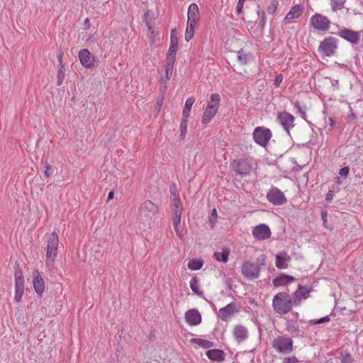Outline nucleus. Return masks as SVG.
Wrapping results in <instances>:
<instances>
[{
  "mask_svg": "<svg viewBox=\"0 0 363 363\" xmlns=\"http://www.w3.org/2000/svg\"><path fill=\"white\" fill-rule=\"evenodd\" d=\"M170 209L172 218H182L183 213V204L180 199L179 194L176 191H171Z\"/></svg>",
  "mask_w": 363,
  "mask_h": 363,
  "instance_id": "11",
  "label": "nucleus"
},
{
  "mask_svg": "<svg viewBox=\"0 0 363 363\" xmlns=\"http://www.w3.org/2000/svg\"><path fill=\"white\" fill-rule=\"evenodd\" d=\"M278 118L280 123L286 130H288L290 127L293 126L294 117L291 114L286 112H282L279 113Z\"/></svg>",
  "mask_w": 363,
  "mask_h": 363,
  "instance_id": "25",
  "label": "nucleus"
},
{
  "mask_svg": "<svg viewBox=\"0 0 363 363\" xmlns=\"http://www.w3.org/2000/svg\"><path fill=\"white\" fill-rule=\"evenodd\" d=\"M59 244L58 235L53 232L48 241L46 252V264L50 265L54 262L57 255V247Z\"/></svg>",
  "mask_w": 363,
  "mask_h": 363,
  "instance_id": "8",
  "label": "nucleus"
},
{
  "mask_svg": "<svg viewBox=\"0 0 363 363\" xmlns=\"http://www.w3.org/2000/svg\"><path fill=\"white\" fill-rule=\"evenodd\" d=\"M296 279L293 276L281 274L280 276L273 279V284L275 286H285L294 281Z\"/></svg>",
  "mask_w": 363,
  "mask_h": 363,
  "instance_id": "26",
  "label": "nucleus"
},
{
  "mask_svg": "<svg viewBox=\"0 0 363 363\" xmlns=\"http://www.w3.org/2000/svg\"><path fill=\"white\" fill-rule=\"evenodd\" d=\"M191 342L203 348H208L212 345L210 341L199 338L192 339Z\"/></svg>",
  "mask_w": 363,
  "mask_h": 363,
  "instance_id": "39",
  "label": "nucleus"
},
{
  "mask_svg": "<svg viewBox=\"0 0 363 363\" xmlns=\"http://www.w3.org/2000/svg\"><path fill=\"white\" fill-rule=\"evenodd\" d=\"M113 196H114V193L113 191H109L108 194V200H111L113 198Z\"/></svg>",
  "mask_w": 363,
  "mask_h": 363,
  "instance_id": "58",
  "label": "nucleus"
},
{
  "mask_svg": "<svg viewBox=\"0 0 363 363\" xmlns=\"http://www.w3.org/2000/svg\"><path fill=\"white\" fill-rule=\"evenodd\" d=\"M33 287H34L35 291L38 295H41V294H43V293L45 291L44 280L42 278V277L40 276V272L37 269H35L33 272Z\"/></svg>",
  "mask_w": 363,
  "mask_h": 363,
  "instance_id": "20",
  "label": "nucleus"
},
{
  "mask_svg": "<svg viewBox=\"0 0 363 363\" xmlns=\"http://www.w3.org/2000/svg\"><path fill=\"white\" fill-rule=\"evenodd\" d=\"M232 165L234 170L240 175L249 174L252 170V165L247 159L234 160Z\"/></svg>",
  "mask_w": 363,
  "mask_h": 363,
  "instance_id": "14",
  "label": "nucleus"
},
{
  "mask_svg": "<svg viewBox=\"0 0 363 363\" xmlns=\"http://www.w3.org/2000/svg\"><path fill=\"white\" fill-rule=\"evenodd\" d=\"M194 102L195 99L194 97H189L186 100L185 105L182 112V118L189 119L191 109Z\"/></svg>",
  "mask_w": 363,
  "mask_h": 363,
  "instance_id": "35",
  "label": "nucleus"
},
{
  "mask_svg": "<svg viewBox=\"0 0 363 363\" xmlns=\"http://www.w3.org/2000/svg\"><path fill=\"white\" fill-rule=\"evenodd\" d=\"M259 266L252 261H245L241 266L242 276L248 280H253L259 277Z\"/></svg>",
  "mask_w": 363,
  "mask_h": 363,
  "instance_id": "9",
  "label": "nucleus"
},
{
  "mask_svg": "<svg viewBox=\"0 0 363 363\" xmlns=\"http://www.w3.org/2000/svg\"><path fill=\"white\" fill-rule=\"evenodd\" d=\"M187 23L197 24L200 20V12L199 6L196 4H191L188 9Z\"/></svg>",
  "mask_w": 363,
  "mask_h": 363,
  "instance_id": "18",
  "label": "nucleus"
},
{
  "mask_svg": "<svg viewBox=\"0 0 363 363\" xmlns=\"http://www.w3.org/2000/svg\"><path fill=\"white\" fill-rule=\"evenodd\" d=\"M337 49V40L333 37L324 38L318 46V52L323 58L334 55Z\"/></svg>",
  "mask_w": 363,
  "mask_h": 363,
  "instance_id": "5",
  "label": "nucleus"
},
{
  "mask_svg": "<svg viewBox=\"0 0 363 363\" xmlns=\"http://www.w3.org/2000/svg\"><path fill=\"white\" fill-rule=\"evenodd\" d=\"M181 219L182 218H172V225L176 233V235L179 239H182L184 236V227L181 225Z\"/></svg>",
  "mask_w": 363,
  "mask_h": 363,
  "instance_id": "33",
  "label": "nucleus"
},
{
  "mask_svg": "<svg viewBox=\"0 0 363 363\" xmlns=\"http://www.w3.org/2000/svg\"><path fill=\"white\" fill-rule=\"evenodd\" d=\"M64 77H65V69H64V67L62 65H61V67H60V69L58 71V73H57V84L58 86L62 84V80L64 79Z\"/></svg>",
  "mask_w": 363,
  "mask_h": 363,
  "instance_id": "45",
  "label": "nucleus"
},
{
  "mask_svg": "<svg viewBox=\"0 0 363 363\" xmlns=\"http://www.w3.org/2000/svg\"><path fill=\"white\" fill-rule=\"evenodd\" d=\"M140 223L150 227L158 213V206L150 200L144 201L139 208Z\"/></svg>",
  "mask_w": 363,
  "mask_h": 363,
  "instance_id": "2",
  "label": "nucleus"
},
{
  "mask_svg": "<svg viewBox=\"0 0 363 363\" xmlns=\"http://www.w3.org/2000/svg\"><path fill=\"white\" fill-rule=\"evenodd\" d=\"M220 102V94L215 93L211 94L210 100L208 101L206 108L202 116V123H208L216 115Z\"/></svg>",
  "mask_w": 363,
  "mask_h": 363,
  "instance_id": "4",
  "label": "nucleus"
},
{
  "mask_svg": "<svg viewBox=\"0 0 363 363\" xmlns=\"http://www.w3.org/2000/svg\"><path fill=\"white\" fill-rule=\"evenodd\" d=\"M188 120H189L188 118H182L181 123H180L179 138L182 140H184L186 135Z\"/></svg>",
  "mask_w": 363,
  "mask_h": 363,
  "instance_id": "38",
  "label": "nucleus"
},
{
  "mask_svg": "<svg viewBox=\"0 0 363 363\" xmlns=\"http://www.w3.org/2000/svg\"><path fill=\"white\" fill-rule=\"evenodd\" d=\"M329 121H330V125L333 126V123H334V120L332 118H330Z\"/></svg>",
  "mask_w": 363,
  "mask_h": 363,
  "instance_id": "59",
  "label": "nucleus"
},
{
  "mask_svg": "<svg viewBox=\"0 0 363 363\" xmlns=\"http://www.w3.org/2000/svg\"><path fill=\"white\" fill-rule=\"evenodd\" d=\"M303 6L301 5L294 6L290 11L286 13L285 20L292 21L298 18L303 12Z\"/></svg>",
  "mask_w": 363,
  "mask_h": 363,
  "instance_id": "27",
  "label": "nucleus"
},
{
  "mask_svg": "<svg viewBox=\"0 0 363 363\" xmlns=\"http://www.w3.org/2000/svg\"><path fill=\"white\" fill-rule=\"evenodd\" d=\"M282 81H283V75L281 74H279L276 76V77L274 80V84L276 86H279Z\"/></svg>",
  "mask_w": 363,
  "mask_h": 363,
  "instance_id": "49",
  "label": "nucleus"
},
{
  "mask_svg": "<svg viewBox=\"0 0 363 363\" xmlns=\"http://www.w3.org/2000/svg\"><path fill=\"white\" fill-rule=\"evenodd\" d=\"M230 253V249L224 247L222 249L221 252H215L213 257L216 261L219 262L226 263L228 262Z\"/></svg>",
  "mask_w": 363,
  "mask_h": 363,
  "instance_id": "29",
  "label": "nucleus"
},
{
  "mask_svg": "<svg viewBox=\"0 0 363 363\" xmlns=\"http://www.w3.org/2000/svg\"><path fill=\"white\" fill-rule=\"evenodd\" d=\"M44 175L46 178H49L51 175V166L48 164H45V165L44 166Z\"/></svg>",
  "mask_w": 363,
  "mask_h": 363,
  "instance_id": "50",
  "label": "nucleus"
},
{
  "mask_svg": "<svg viewBox=\"0 0 363 363\" xmlns=\"http://www.w3.org/2000/svg\"><path fill=\"white\" fill-rule=\"evenodd\" d=\"M149 14L150 11H147L145 13V23L149 30L148 38L150 40V41L153 43L155 41V38L158 35V33L155 30L154 26H152V23L150 21V20L147 19Z\"/></svg>",
  "mask_w": 363,
  "mask_h": 363,
  "instance_id": "32",
  "label": "nucleus"
},
{
  "mask_svg": "<svg viewBox=\"0 0 363 363\" xmlns=\"http://www.w3.org/2000/svg\"><path fill=\"white\" fill-rule=\"evenodd\" d=\"M310 24L315 30L326 31L330 28V22L326 16L315 13L311 18Z\"/></svg>",
  "mask_w": 363,
  "mask_h": 363,
  "instance_id": "13",
  "label": "nucleus"
},
{
  "mask_svg": "<svg viewBox=\"0 0 363 363\" xmlns=\"http://www.w3.org/2000/svg\"><path fill=\"white\" fill-rule=\"evenodd\" d=\"M238 73H239L240 74H243L242 72L241 71H238Z\"/></svg>",
  "mask_w": 363,
  "mask_h": 363,
  "instance_id": "60",
  "label": "nucleus"
},
{
  "mask_svg": "<svg viewBox=\"0 0 363 363\" xmlns=\"http://www.w3.org/2000/svg\"><path fill=\"white\" fill-rule=\"evenodd\" d=\"M206 356L211 360L221 362L224 359L225 354L220 350H210L207 351Z\"/></svg>",
  "mask_w": 363,
  "mask_h": 363,
  "instance_id": "31",
  "label": "nucleus"
},
{
  "mask_svg": "<svg viewBox=\"0 0 363 363\" xmlns=\"http://www.w3.org/2000/svg\"><path fill=\"white\" fill-rule=\"evenodd\" d=\"M279 5V1L277 0H271L269 6L267 8V11L269 14H274L277 10V8Z\"/></svg>",
  "mask_w": 363,
  "mask_h": 363,
  "instance_id": "41",
  "label": "nucleus"
},
{
  "mask_svg": "<svg viewBox=\"0 0 363 363\" xmlns=\"http://www.w3.org/2000/svg\"><path fill=\"white\" fill-rule=\"evenodd\" d=\"M158 82H159V91L160 93V99L157 100V112L159 113L160 111L161 107L162 106L164 94H165L166 90L167 89V84L168 81H165V82H164V91H162V89H161L163 84L160 82V76L158 77Z\"/></svg>",
  "mask_w": 363,
  "mask_h": 363,
  "instance_id": "34",
  "label": "nucleus"
},
{
  "mask_svg": "<svg viewBox=\"0 0 363 363\" xmlns=\"http://www.w3.org/2000/svg\"><path fill=\"white\" fill-rule=\"evenodd\" d=\"M23 292L24 288L15 287L14 298L16 302H20L21 301Z\"/></svg>",
  "mask_w": 363,
  "mask_h": 363,
  "instance_id": "43",
  "label": "nucleus"
},
{
  "mask_svg": "<svg viewBox=\"0 0 363 363\" xmlns=\"http://www.w3.org/2000/svg\"><path fill=\"white\" fill-rule=\"evenodd\" d=\"M321 216H322V218H323V223H324V225H325V223L327 222V213L326 212H322Z\"/></svg>",
  "mask_w": 363,
  "mask_h": 363,
  "instance_id": "56",
  "label": "nucleus"
},
{
  "mask_svg": "<svg viewBox=\"0 0 363 363\" xmlns=\"http://www.w3.org/2000/svg\"><path fill=\"white\" fill-rule=\"evenodd\" d=\"M237 59L240 66H244L250 64L253 61L252 55L243 48L239 51H237Z\"/></svg>",
  "mask_w": 363,
  "mask_h": 363,
  "instance_id": "22",
  "label": "nucleus"
},
{
  "mask_svg": "<svg viewBox=\"0 0 363 363\" xmlns=\"http://www.w3.org/2000/svg\"><path fill=\"white\" fill-rule=\"evenodd\" d=\"M339 35L350 41L352 43L357 44L359 43L360 39V33L359 32L353 31L351 30H348L346 28H343L339 31Z\"/></svg>",
  "mask_w": 363,
  "mask_h": 363,
  "instance_id": "17",
  "label": "nucleus"
},
{
  "mask_svg": "<svg viewBox=\"0 0 363 363\" xmlns=\"http://www.w3.org/2000/svg\"><path fill=\"white\" fill-rule=\"evenodd\" d=\"M253 237L257 240H267L271 237V230L266 224H259L252 231Z\"/></svg>",
  "mask_w": 363,
  "mask_h": 363,
  "instance_id": "15",
  "label": "nucleus"
},
{
  "mask_svg": "<svg viewBox=\"0 0 363 363\" xmlns=\"http://www.w3.org/2000/svg\"><path fill=\"white\" fill-rule=\"evenodd\" d=\"M298 361L295 357H286L282 363H298Z\"/></svg>",
  "mask_w": 363,
  "mask_h": 363,
  "instance_id": "52",
  "label": "nucleus"
},
{
  "mask_svg": "<svg viewBox=\"0 0 363 363\" xmlns=\"http://www.w3.org/2000/svg\"><path fill=\"white\" fill-rule=\"evenodd\" d=\"M24 278L21 273H16L15 274V287L24 288Z\"/></svg>",
  "mask_w": 363,
  "mask_h": 363,
  "instance_id": "40",
  "label": "nucleus"
},
{
  "mask_svg": "<svg viewBox=\"0 0 363 363\" xmlns=\"http://www.w3.org/2000/svg\"><path fill=\"white\" fill-rule=\"evenodd\" d=\"M79 59L81 64L85 68L94 67L96 62L94 57L91 56L88 49H82L79 52Z\"/></svg>",
  "mask_w": 363,
  "mask_h": 363,
  "instance_id": "16",
  "label": "nucleus"
},
{
  "mask_svg": "<svg viewBox=\"0 0 363 363\" xmlns=\"http://www.w3.org/2000/svg\"><path fill=\"white\" fill-rule=\"evenodd\" d=\"M349 167H344L340 170V174L341 176L347 177L349 174Z\"/></svg>",
  "mask_w": 363,
  "mask_h": 363,
  "instance_id": "54",
  "label": "nucleus"
},
{
  "mask_svg": "<svg viewBox=\"0 0 363 363\" xmlns=\"http://www.w3.org/2000/svg\"><path fill=\"white\" fill-rule=\"evenodd\" d=\"M330 321V317L329 316H325V317H323V318H321L318 320H310V323L311 325H317V324H320V323H326V322H328Z\"/></svg>",
  "mask_w": 363,
  "mask_h": 363,
  "instance_id": "47",
  "label": "nucleus"
},
{
  "mask_svg": "<svg viewBox=\"0 0 363 363\" xmlns=\"http://www.w3.org/2000/svg\"><path fill=\"white\" fill-rule=\"evenodd\" d=\"M233 335L238 342H242L247 337V330L243 325H236L233 330Z\"/></svg>",
  "mask_w": 363,
  "mask_h": 363,
  "instance_id": "28",
  "label": "nucleus"
},
{
  "mask_svg": "<svg viewBox=\"0 0 363 363\" xmlns=\"http://www.w3.org/2000/svg\"><path fill=\"white\" fill-rule=\"evenodd\" d=\"M190 288L192 290V291L199 295V296H203V291L201 289V284H200V279L197 277H193L189 282Z\"/></svg>",
  "mask_w": 363,
  "mask_h": 363,
  "instance_id": "30",
  "label": "nucleus"
},
{
  "mask_svg": "<svg viewBox=\"0 0 363 363\" xmlns=\"http://www.w3.org/2000/svg\"><path fill=\"white\" fill-rule=\"evenodd\" d=\"M185 320L190 325H197L201 322V315L199 311L190 309L185 313Z\"/></svg>",
  "mask_w": 363,
  "mask_h": 363,
  "instance_id": "19",
  "label": "nucleus"
},
{
  "mask_svg": "<svg viewBox=\"0 0 363 363\" xmlns=\"http://www.w3.org/2000/svg\"><path fill=\"white\" fill-rule=\"evenodd\" d=\"M293 304H294L293 298H291L286 292H279L273 298V308L279 314H286L290 312Z\"/></svg>",
  "mask_w": 363,
  "mask_h": 363,
  "instance_id": "3",
  "label": "nucleus"
},
{
  "mask_svg": "<svg viewBox=\"0 0 363 363\" xmlns=\"http://www.w3.org/2000/svg\"><path fill=\"white\" fill-rule=\"evenodd\" d=\"M298 329V326L294 323H288L286 325V330L289 333H294L296 332Z\"/></svg>",
  "mask_w": 363,
  "mask_h": 363,
  "instance_id": "48",
  "label": "nucleus"
},
{
  "mask_svg": "<svg viewBox=\"0 0 363 363\" xmlns=\"http://www.w3.org/2000/svg\"><path fill=\"white\" fill-rule=\"evenodd\" d=\"M235 311V304L231 303L225 307L220 308L218 311V315L222 320L227 321L233 316Z\"/></svg>",
  "mask_w": 363,
  "mask_h": 363,
  "instance_id": "21",
  "label": "nucleus"
},
{
  "mask_svg": "<svg viewBox=\"0 0 363 363\" xmlns=\"http://www.w3.org/2000/svg\"><path fill=\"white\" fill-rule=\"evenodd\" d=\"M261 23H262V26H264V25L265 23V13H264L262 14V16L261 18Z\"/></svg>",
  "mask_w": 363,
  "mask_h": 363,
  "instance_id": "57",
  "label": "nucleus"
},
{
  "mask_svg": "<svg viewBox=\"0 0 363 363\" xmlns=\"http://www.w3.org/2000/svg\"><path fill=\"white\" fill-rule=\"evenodd\" d=\"M245 1V0H239L238 1L237 8H236V11L238 14L242 13Z\"/></svg>",
  "mask_w": 363,
  "mask_h": 363,
  "instance_id": "51",
  "label": "nucleus"
},
{
  "mask_svg": "<svg viewBox=\"0 0 363 363\" xmlns=\"http://www.w3.org/2000/svg\"><path fill=\"white\" fill-rule=\"evenodd\" d=\"M196 24H193V23H186V31H185V40L189 42V40H191L194 35V33H195V28H196Z\"/></svg>",
  "mask_w": 363,
  "mask_h": 363,
  "instance_id": "37",
  "label": "nucleus"
},
{
  "mask_svg": "<svg viewBox=\"0 0 363 363\" xmlns=\"http://www.w3.org/2000/svg\"><path fill=\"white\" fill-rule=\"evenodd\" d=\"M352 356L350 354H345L342 359V363H352Z\"/></svg>",
  "mask_w": 363,
  "mask_h": 363,
  "instance_id": "53",
  "label": "nucleus"
},
{
  "mask_svg": "<svg viewBox=\"0 0 363 363\" xmlns=\"http://www.w3.org/2000/svg\"><path fill=\"white\" fill-rule=\"evenodd\" d=\"M204 264V261L201 259H189L187 267L191 271L201 269Z\"/></svg>",
  "mask_w": 363,
  "mask_h": 363,
  "instance_id": "36",
  "label": "nucleus"
},
{
  "mask_svg": "<svg viewBox=\"0 0 363 363\" xmlns=\"http://www.w3.org/2000/svg\"><path fill=\"white\" fill-rule=\"evenodd\" d=\"M345 1L343 0H333L332 1V9L333 11L340 10L344 6Z\"/></svg>",
  "mask_w": 363,
  "mask_h": 363,
  "instance_id": "42",
  "label": "nucleus"
},
{
  "mask_svg": "<svg viewBox=\"0 0 363 363\" xmlns=\"http://www.w3.org/2000/svg\"><path fill=\"white\" fill-rule=\"evenodd\" d=\"M217 218V211L216 208H213L211 211V216L209 218V223H211V228H213Z\"/></svg>",
  "mask_w": 363,
  "mask_h": 363,
  "instance_id": "46",
  "label": "nucleus"
},
{
  "mask_svg": "<svg viewBox=\"0 0 363 363\" xmlns=\"http://www.w3.org/2000/svg\"><path fill=\"white\" fill-rule=\"evenodd\" d=\"M267 200L275 206H281L286 203L284 194L277 187H272L267 194Z\"/></svg>",
  "mask_w": 363,
  "mask_h": 363,
  "instance_id": "12",
  "label": "nucleus"
},
{
  "mask_svg": "<svg viewBox=\"0 0 363 363\" xmlns=\"http://www.w3.org/2000/svg\"><path fill=\"white\" fill-rule=\"evenodd\" d=\"M290 259L291 258L286 252H281L276 255V267L279 269H286L289 267Z\"/></svg>",
  "mask_w": 363,
  "mask_h": 363,
  "instance_id": "24",
  "label": "nucleus"
},
{
  "mask_svg": "<svg viewBox=\"0 0 363 363\" xmlns=\"http://www.w3.org/2000/svg\"><path fill=\"white\" fill-rule=\"evenodd\" d=\"M179 40L177 35L176 30H171V35H170V45H177L178 46Z\"/></svg>",
  "mask_w": 363,
  "mask_h": 363,
  "instance_id": "44",
  "label": "nucleus"
},
{
  "mask_svg": "<svg viewBox=\"0 0 363 363\" xmlns=\"http://www.w3.org/2000/svg\"><path fill=\"white\" fill-rule=\"evenodd\" d=\"M177 50V45H169V48L167 53L165 65H164V70L159 71L160 82L163 84L161 89L162 91H164V89L165 81H169L172 77Z\"/></svg>",
  "mask_w": 363,
  "mask_h": 363,
  "instance_id": "1",
  "label": "nucleus"
},
{
  "mask_svg": "<svg viewBox=\"0 0 363 363\" xmlns=\"http://www.w3.org/2000/svg\"><path fill=\"white\" fill-rule=\"evenodd\" d=\"M333 193L332 191H330L327 195H326V200L328 201H330L332 199H333Z\"/></svg>",
  "mask_w": 363,
  "mask_h": 363,
  "instance_id": "55",
  "label": "nucleus"
},
{
  "mask_svg": "<svg viewBox=\"0 0 363 363\" xmlns=\"http://www.w3.org/2000/svg\"><path fill=\"white\" fill-rule=\"evenodd\" d=\"M272 138V132L269 128L259 126L255 128L253 139L255 142L262 147H266Z\"/></svg>",
  "mask_w": 363,
  "mask_h": 363,
  "instance_id": "10",
  "label": "nucleus"
},
{
  "mask_svg": "<svg viewBox=\"0 0 363 363\" xmlns=\"http://www.w3.org/2000/svg\"><path fill=\"white\" fill-rule=\"evenodd\" d=\"M245 41L243 35L238 32L233 31L228 35L225 47L230 52H237L243 48Z\"/></svg>",
  "mask_w": 363,
  "mask_h": 363,
  "instance_id": "6",
  "label": "nucleus"
},
{
  "mask_svg": "<svg viewBox=\"0 0 363 363\" xmlns=\"http://www.w3.org/2000/svg\"><path fill=\"white\" fill-rule=\"evenodd\" d=\"M293 345V340L285 336H278L272 341L273 348L282 354L291 353L294 350Z\"/></svg>",
  "mask_w": 363,
  "mask_h": 363,
  "instance_id": "7",
  "label": "nucleus"
},
{
  "mask_svg": "<svg viewBox=\"0 0 363 363\" xmlns=\"http://www.w3.org/2000/svg\"><path fill=\"white\" fill-rule=\"evenodd\" d=\"M310 291L309 289L299 285L297 290L293 294L294 303L299 304L302 299H305L308 296Z\"/></svg>",
  "mask_w": 363,
  "mask_h": 363,
  "instance_id": "23",
  "label": "nucleus"
}]
</instances>
